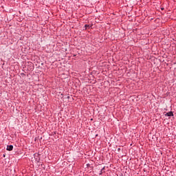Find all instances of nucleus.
Segmentation results:
<instances>
[{
    "label": "nucleus",
    "instance_id": "obj_1",
    "mask_svg": "<svg viewBox=\"0 0 176 176\" xmlns=\"http://www.w3.org/2000/svg\"><path fill=\"white\" fill-rule=\"evenodd\" d=\"M34 159L37 163H39L41 162V158L39 157V154L38 153H35L34 154Z\"/></svg>",
    "mask_w": 176,
    "mask_h": 176
},
{
    "label": "nucleus",
    "instance_id": "obj_2",
    "mask_svg": "<svg viewBox=\"0 0 176 176\" xmlns=\"http://www.w3.org/2000/svg\"><path fill=\"white\" fill-rule=\"evenodd\" d=\"M165 116H168V117L174 116V113H173V111H169L165 114Z\"/></svg>",
    "mask_w": 176,
    "mask_h": 176
},
{
    "label": "nucleus",
    "instance_id": "obj_3",
    "mask_svg": "<svg viewBox=\"0 0 176 176\" xmlns=\"http://www.w3.org/2000/svg\"><path fill=\"white\" fill-rule=\"evenodd\" d=\"M7 151H13V145H8L7 146Z\"/></svg>",
    "mask_w": 176,
    "mask_h": 176
},
{
    "label": "nucleus",
    "instance_id": "obj_4",
    "mask_svg": "<svg viewBox=\"0 0 176 176\" xmlns=\"http://www.w3.org/2000/svg\"><path fill=\"white\" fill-rule=\"evenodd\" d=\"M85 29L87 30V28H90V25H85Z\"/></svg>",
    "mask_w": 176,
    "mask_h": 176
},
{
    "label": "nucleus",
    "instance_id": "obj_5",
    "mask_svg": "<svg viewBox=\"0 0 176 176\" xmlns=\"http://www.w3.org/2000/svg\"><path fill=\"white\" fill-rule=\"evenodd\" d=\"M118 152H120V148H118Z\"/></svg>",
    "mask_w": 176,
    "mask_h": 176
},
{
    "label": "nucleus",
    "instance_id": "obj_6",
    "mask_svg": "<svg viewBox=\"0 0 176 176\" xmlns=\"http://www.w3.org/2000/svg\"><path fill=\"white\" fill-rule=\"evenodd\" d=\"M87 166H90V164H87Z\"/></svg>",
    "mask_w": 176,
    "mask_h": 176
},
{
    "label": "nucleus",
    "instance_id": "obj_7",
    "mask_svg": "<svg viewBox=\"0 0 176 176\" xmlns=\"http://www.w3.org/2000/svg\"><path fill=\"white\" fill-rule=\"evenodd\" d=\"M102 170H104V168L101 170V171H102Z\"/></svg>",
    "mask_w": 176,
    "mask_h": 176
},
{
    "label": "nucleus",
    "instance_id": "obj_8",
    "mask_svg": "<svg viewBox=\"0 0 176 176\" xmlns=\"http://www.w3.org/2000/svg\"><path fill=\"white\" fill-rule=\"evenodd\" d=\"M67 98H69V96H67Z\"/></svg>",
    "mask_w": 176,
    "mask_h": 176
},
{
    "label": "nucleus",
    "instance_id": "obj_9",
    "mask_svg": "<svg viewBox=\"0 0 176 176\" xmlns=\"http://www.w3.org/2000/svg\"><path fill=\"white\" fill-rule=\"evenodd\" d=\"M3 157H5V155H3Z\"/></svg>",
    "mask_w": 176,
    "mask_h": 176
},
{
    "label": "nucleus",
    "instance_id": "obj_10",
    "mask_svg": "<svg viewBox=\"0 0 176 176\" xmlns=\"http://www.w3.org/2000/svg\"><path fill=\"white\" fill-rule=\"evenodd\" d=\"M100 175H101V173H100Z\"/></svg>",
    "mask_w": 176,
    "mask_h": 176
}]
</instances>
